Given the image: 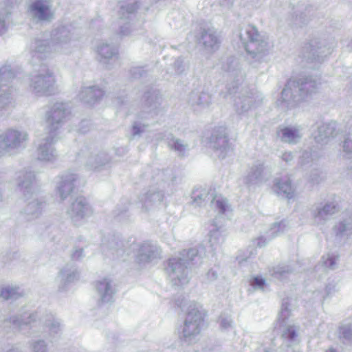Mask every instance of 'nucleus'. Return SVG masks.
I'll return each mask as SVG.
<instances>
[{
  "label": "nucleus",
  "mask_w": 352,
  "mask_h": 352,
  "mask_svg": "<svg viewBox=\"0 0 352 352\" xmlns=\"http://www.w3.org/2000/svg\"><path fill=\"white\" fill-rule=\"evenodd\" d=\"M218 206H219V208L221 209V210L222 212H224V211H225L226 208H225L224 205H223L222 203H219V204H218Z\"/></svg>",
  "instance_id": "nucleus-7"
},
{
  "label": "nucleus",
  "mask_w": 352,
  "mask_h": 352,
  "mask_svg": "<svg viewBox=\"0 0 352 352\" xmlns=\"http://www.w3.org/2000/svg\"><path fill=\"white\" fill-rule=\"evenodd\" d=\"M10 294V291L8 289H3L1 291V296L4 298H8Z\"/></svg>",
  "instance_id": "nucleus-5"
},
{
  "label": "nucleus",
  "mask_w": 352,
  "mask_h": 352,
  "mask_svg": "<svg viewBox=\"0 0 352 352\" xmlns=\"http://www.w3.org/2000/svg\"><path fill=\"white\" fill-rule=\"evenodd\" d=\"M298 337V332L297 331L292 327H289L287 328V338H289L291 340H294Z\"/></svg>",
  "instance_id": "nucleus-2"
},
{
  "label": "nucleus",
  "mask_w": 352,
  "mask_h": 352,
  "mask_svg": "<svg viewBox=\"0 0 352 352\" xmlns=\"http://www.w3.org/2000/svg\"><path fill=\"white\" fill-rule=\"evenodd\" d=\"M287 141L288 142L294 140L295 133L292 130L287 129Z\"/></svg>",
  "instance_id": "nucleus-4"
},
{
  "label": "nucleus",
  "mask_w": 352,
  "mask_h": 352,
  "mask_svg": "<svg viewBox=\"0 0 352 352\" xmlns=\"http://www.w3.org/2000/svg\"><path fill=\"white\" fill-rule=\"evenodd\" d=\"M326 352H338L336 349L333 348H330L328 350L326 351Z\"/></svg>",
  "instance_id": "nucleus-8"
},
{
  "label": "nucleus",
  "mask_w": 352,
  "mask_h": 352,
  "mask_svg": "<svg viewBox=\"0 0 352 352\" xmlns=\"http://www.w3.org/2000/svg\"><path fill=\"white\" fill-rule=\"evenodd\" d=\"M251 31H253L255 32L256 36L254 37L253 36H250V40L252 41L257 40V36H258V33L257 30H255L254 28H252Z\"/></svg>",
  "instance_id": "nucleus-6"
},
{
  "label": "nucleus",
  "mask_w": 352,
  "mask_h": 352,
  "mask_svg": "<svg viewBox=\"0 0 352 352\" xmlns=\"http://www.w3.org/2000/svg\"><path fill=\"white\" fill-rule=\"evenodd\" d=\"M32 10L36 12L41 19H47L50 16L49 7L43 0H38L32 6Z\"/></svg>",
  "instance_id": "nucleus-1"
},
{
  "label": "nucleus",
  "mask_w": 352,
  "mask_h": 352,
  "mask_svg": "<svg viewBox=\"0 0 352 352\" xmlns=\"http://www.w3.org/2000/svg\"><path fill=\"white\" fill-rule=\"evenodd\" d=\"M254 284L259 287H263L265 285V280L260 277H255L254 278Z\"/></svg>",
  "instance_id": "nucleus-3"
}]
</instances>
